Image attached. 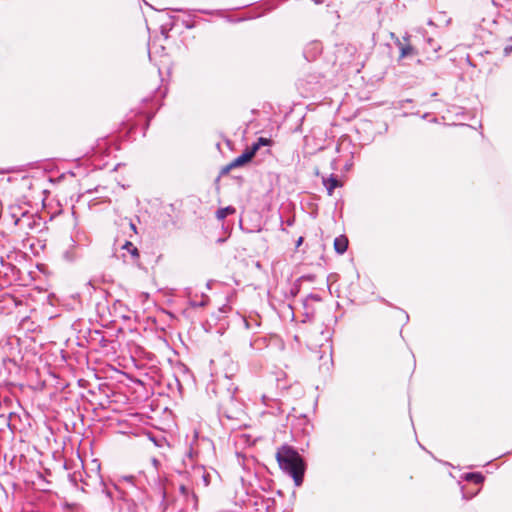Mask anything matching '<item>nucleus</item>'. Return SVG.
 <instances>
[{"label":"nucleus","instance_id":"5","mask_svg":"<svg viewBox=\"0 0 512 512\" xmlns=\"http://www.w3.org/2000/svg\"><path fill=\"white\" fill-rule=\"evenodd\" d=\"M236 212V209L232 206L220 208L216 211V218L218 220H224L228 215H232Z\"/></svg>","mask_w":512,"mask_h":512},{"label":"nucleus","instance_id":"2","mask_svg":"<svg viewBox=\"0 0 512 512\" xmlns=\"http://www.w3.org/2000/svg\"><path fill=\"white\" fill-rule=\"evenodd\" d=\"M273 141L269 138L260 137L257 142H255L252 146L245 149V151L233 159L228 165L223 168V173L229 172L231 169L242 167L245 164L249 163L260 149L261 146H271Z\"/></svg>","mask_w":512,"mask_h":512},{"label":"nucleus","instance_id":"3","mask_svg":"<svg viewBox=\"0 0 512 512\" xmlns=\"http://www.w3.org/2000/svg\"><path fill=\"white\" fill-rule=\"evenodd\" d=\"M349 240L345 235H340L334 239L333 247L338 254H344L348 248Z\"/></svg>","mask_w":512,"mask_h":512},{"label":"nucleus","instance_id":"4","mask_svg":"<svg viewBox=\"0 0 512 512\" xmlns=\"http://www.w3.org/2000/svg\"><path fill=\"white\" fill-rule=\"evenodd\" d=\"M323 183H324L329 195H332V192L335 188L341 186V183L335 177H330L328 179H324Z\"/></svg>","mask_w":512,"mask_h":512},{"label":"nucleus","instance_id":"10","mask_svg":"<svg viewBox=\"0 0 512 512\" xmlns=\"http://www.w3.org/2000/svg\"><path fill=\"white\" fill-rule=\"evenodd\" d=\"M130 227H131V229H133L134 231L136 230V227H135V225H134V224H132V223H131V224H130Z\"/></svg>","mask_w":512,"mask_h":512},{"label":"nucleus","instance_id":"1","mask_svg":"<svg viewBox=\"0 0 512 512\" xmlns=\"http://www.w3.org/2000/svg\"><path fill=\"white\" fill-rule=\"evenodd\" d=\"M275 457L280 468L293 478L294 484L301 486L306 465L300 454L292 447L283 445L277 449Z\"/></svg>","mask_w":512,"mask_h":512},{"label":"nucleus","instance_id":"7","mask_svg":"<svg viewBox=\"0 0 512 512\" xmlns=\"http://www.w3.org/2000/svg\"><path fill=\"white\" fill-rule=\"evenodd\" d=\"M466 479L475 484H481L484 481V476L480 473H470L466 476Z\"/></svg>","mask_w":512,"mask_h":512},{"label":"nucleus","instance_id":"8","mask_svg":"<svg viewBox=\"0 0 512 512\" xmlns=\"http://www.w3.org/2000/svg\"><path fill=\"white\" fill-rule=\"evenodd\" d=\"M123 249L127 250L128 252H130V254L136 258H139V251L138 249L129 241H127L124 245H123Z\"/></svg>","mask_w":512,"mask_h":512},{"label":"nucleus","instance_id":"9","mask_svg":"<svg viewBox=\"0 0 512 512\" xmlns=\"http://www.w3.org/2000/svg\"><path fill=\"white\" fill-rule=\"evenodd\" d=\"M180 491H181L183 494H187V493H188V489H187L184 485H182V486L180 487Z\"/></svg>","mask_w":512,"mask_h":512},{"label":"nucleus","instance_id":"11","mask_svg":"<svg viewBox=\"0 0 512 512\" xmlns=\"http://www.w3.org/2000/svg\"><path fill=\"white\" fill-rule=\"evenodd\" d=\"M302 240V237H300L297 244L300 245L302 243Z\"/></svg>","mask_w":512,"mask_h":512},{"label":"nucleus","instance_id":"6","mask_svg":"<svg viewBox=\"0 0 512 512\" xmlns=\"http://www.w3.org/2000/svg\"><path fill=\"white\" fill-rule=\"evenodd\" d=\"M400 46V58H404L414 54V48L410 45V43L399 42Z\"/></svg>","mask_w":512,"mask_h":512}]
</instances>
